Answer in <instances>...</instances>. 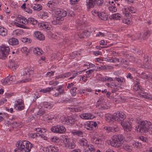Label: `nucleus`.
<instances>
[{"label": "nucleus", "mask_w": 152, "mask_h": 152, "mask_svg": "<svg viewBox=\"0 0 152 152\" xmlns=\"http://www.w3.org/2000/svg\"><path fill=\"white\" fill-rule=\"evenodd\" d=\"M16 145L17 147H20V151L25 152H29L33 145L32 144L26 140L19 141Z\"/></svg>", "instance_id": "nucleus-4"}, {"label": "nucleus", "mask_w": 152, "mask_h": 152, "mask_svg": "<svg viewBox=\"0 0 152 152\" xmlns=\"http://www.w3.org/2000/svg\"><path fill=\"white\" fill-rule=\"evenodd\" d=\"M7 29L4 27L0 26V35L2 36H5L7 34Z\"/></svg>", "instance_id": "nucleus-21"}, {"label": "nucleus", "mask_w": 152, "mask_h": 152, "mask_svg": "<svg viewBox=\"0 0 152 152\" xmlns=\"http://www.w3.org/2000/svg\"><path fill=\"white\" fill-rule=\"evenodd\" d=\"M92 123L89 122L86 123L85 126V127L87 129H92Z\"/></svg>", "instance_id": "nucleus-33"}, {"label": "nucleus", "mask_w": 152, "mask_h": 152, "mask_svg": "<svg viewBox=\"0 0 152 152\" xmlns=\"http://www.w3.org/2000/svg\"><path fill=\"white\" fill-rule=\"evenodd\" d=\"M89 36V32L88 31L86 30L82 32V33H80L76 35V37L79 38L80 39H83L88 37Z\"/></svg>", "instance_id": "nucleus-14"}, {"label": "nucleus", "mask_w": 152, "mask_h": 152, "mask_svg": "<svg viewBox=\"0 0 152 152\" xmlns=\"http://www.w3.org/2000/svg\"><path fill=\"white\" fill-rule=\"evenodd\" d=\"M111 127V132H115L118 131L119 128L116 125H114L113 127Z\"/></svg>", "instance_id": "nucleus-36"}, {"label": "nucleus", "mask_w": 152, "mask_h": 152, "mask_svg": "<svg viewBox=\"0 0 152 152\" xmlns=\"http://www.w3.org/2000/svg\"><path fill=\"white\" fill-rule=\"evenodd\" d=\"M56 19L52 21V23L54 25L59 24L60 23V21L63 20L62 19H61L57 15H56Z\"/></svg>", "instance_id": "nucleus-26"}, {"label": "nucleus", "mask_w": 152, "mask_h": 152, "mask_svg": "<svg viewBox=\"0 0 152 152\" xmlns=\"http://www.w3.org/2000/svg\"><path fill=\"white\" fill-rule=\"evenodd\" d=\"M34 37L40 40H43L45 39V36L43 34L38 31L35 32Z\"/></svg>", "instance_id": "nucleus-16"}, {"label": "nucleus", "mask_w": 152, "mask_h": 152, "mask_svg": "<svg viewBox=\"0 0 152 152\" xmlns=\"http://www.w3.org/2000/svg\"><path fill=\"white\" fill-rule=\"evenodd\" d=\"M14 108H15L17 110H21L24 109V106L22 105H14Z\"/></svg>", "instance_id": "nucleus-35"}, {"label": "nucleus", "mask_w": 152, "mask_h": 152, "mask_svg": "<svg viewBox=\"0 0 152 152\" xmlns=\"http://www.w3.org/2000/svg\"><path fill=\"white\" fill-rule=\"evenodd\" d=\"M45 113V111L43 109H39L37 114L39 115H42Z\"/></svg>", "instance_id": "nucleus-46"}, {"label": "nucleus", "mask_w": 152, "mask_h": 152, "mask_svg": "<svg viewBox=\"0 0 152 152\" xmlns=\"http://www.w3.org/2000/svg\"><path fill=\"white\" fill-rule=\"evenodd\" d=\"M71 152H81V151L80 149H77L72 151Z\"/></svg>", "instance_id": "nucleus-64"}, {"label": "nucleus", "mask_w": 152, "mask_h": 152, "mask_svg": "<svg viewBox=\"0 0 152 152\" xmlns=\"http://www.w3.org/2000/svg\"><path fill=\"white\" fill-rule=\"evenodd\" d=\"M2 84L4 85H10L11 83L10 82V80L9 78V76L7 77L5 79H2L1 80Z\"/></svg>", "instance_id": "nucleus-24"}, {"label": "nucleus", "mask_w": 152, "mask_h": 152, "mask_svg": "<svg viewBox=\"0 0 152 152\" xmlns=\"http://www.w3.org/2000/svg\"><path fill=\"white\" fill-rule=\"evenodd\" d=\"M29 23L34 25L37 24V21L33 18H30L28 19V23Z\"/></svg>", "instance_id": "nucleus-29"}, {"label": "nucleus", "mask_w": 152, "mask_h": 152, "mask_svg": "<svg viewBox=\"0 0 152 152\" xmlns=\"http://www.w3.org/2000/svg\"><path fill=\"white\" fill-rule=\"evenodd\" d=\"M109 10L112 12H116L117 10V9L116 7L111 6L109 7Z\"/></svg>", "instance_id": "nucleus-42"}, {"label": "nucleus", "mask_w": 152, "mask_h": 152, "mask_svg": "<svg viewBox=\"0 0 152 152\" xmlns=\"http://www.w3.org/2000/svg\"><path fill=\"white\" fill-rule=\"evenodd\" d=\"M98 12L96 10H94L92 11V13L93 15H94V16H97V14L98 13Z\"/></svg>", "instance_id": "nucleus-63"}, {"label": "nucleus", "mask_w": 152, "mask_h": 152, "mask_svg": "<svg viewBox=\"0 0 152 152\" xmlns=\"http://www.w3.org/2000/svg\"><path fill=\"white\" fill-rule=\"evenodd\" d=\"M97 15V16H98L99 18H100L102 20H104L105 19V18H104V17H102V13L98 12Z\"/></svg>", "instance_id": "nucleus-59"}, {"label": "nucleus", "mask_w": 152, "mask_h": 152, "mask_svg": "<svg viewBox=\"0 0 152 152\" xmlns=\"http://www.w3.org/2000/svg\"><path fill=\"white\" fill-rule=\"evenodd\" d=\"M104 2L103 0H89L87 2V6L88 10H90L94 7V4L98 6H101Z\"/></svg>", "instance_id": "nucleus-7"}, {"label": "nucleus", "mask_w": 152, "mask_h": 152, "mask_svg": "<svg viewBox=\"0 0 152 152\" xmlns=\"http://www.w3.org/2000/svg\"><path fill=\"white\" fill-rule=\"evenodd\" d=\"M123 23H126L127 24H131V22L130 20L129 19L126 18V19H124L123 20Z\"/></svg>", "instance_id": "nucleus-50"}, {"label": "nucleus", "mask_w": 152, "mask_h": 152, "mask_svg": "<svg viewBox=\"0 0 152 152\" xmlns=\"http://www.w3.org/2000/svg\"><path fill=\"white\" fill-rule=\"evenodd\" d=\"M151 34L150 32L149 31H147L145 32L143 34L142 37L143 38V40L148 37Z\"/></svg>", "instance_id": "nucleus-38"}, {"label": "nucleus", "mask_w": 152, "mask_h": 152, "mask_svg": "<svg viewBox=\"0 0 152 152\" xmlns=\"http://www.w3.org/2000/svg\"><path fill=\"white\" fill-rule=\"evenodd\" d=\"M51 131L53 132L58 133H63L66 131V129L64 126L60 125L52 127L51 128Z\"/></svg>", "instance_id": "nucleus-8"}, {"label": "nucleus", "mask_w": 152, "mask_h": 152, "mask_svg": "<svg viewBox=\"0 0 152 152\" xmlns=\"http://www.w3.org/2000/svg\"><path fill=\"white\" fill-rule=\"evenodd\" d=\"M68 15L71 17H73L75 15V14L73 11L70 10L68 11Z\"/></svg>", "instance_id": "nucleus-56"}, {"label": "nucleus", "mask_w": 152, "mask_h": 152, "mask_svg": "<svg viewBox=\"0 0 152 152\" xmlns=\"http://www.w3.org/2000/svg\"><path fill=\"white\" fill-rule=\"evenodd\" d=\"M105 80L110 82L113 80V79L112 78L108 77H106L105 78Z\"/></svg>", "instance_id": "nucleus-58"}, {"label": "nucleus", "mask_w": 152, "mask_h": 152, "mask_svg": "<svg viewBox=\"0 0 152 152\" xmlns=\"http://www.w3.org/2000/svg\"><path fill=\"white\" fill-rule=\"evenodd\" d=\"M39 50H40V49L39 48H35L33 49V52L34 54H37Z\"/></svg>", "instance_id": "nucleus-60"}, {"label": "nucleus", "mask_w": 152, "mask_h": 152, "mask_svg": "<svg viewBox=\"0 0 152 152\" xmlns=\"http://www.w3.org/2000/svg\"><path fill=\"white\" fill-rule=\"evenodd\" d=\"M80 117L84 119H91L94 118V116L90 113H84L80 115Z\"/></svg>", "instance_id": "nucleus-17"}, {"label": "nucleus", "mask_w": 152, "mask_h": 152, "mask_svg": "<svg viewBox=\"0 0 152 152\" xmlns=\"http://www.w3.org/2000/svg\"><path fill=\"white\" fill-rule=\"evenodd\" d=\"M23 103V102L22 99H18V100L15 101L14 105H22Z\"/></svg>", "instance_id": "nucleus-43"}, {"label": "nucleus", "mask_w": 152, "mask_h": 152, "mask_svg": "<svg viewBox=\"0 0 152 152\" xmlns=\"http://www.w3.org/2000/svg\"><path fill=\"white\" fill-rule=\"evenodd\" d=\"M136 129L140 132L144 133L152 129V124L151 122L147 121H141L140 125H139L137 127H136Z\"/></svg>", "instance_id": "nucleus-3"}, {"label": "nucleus", "mask_w": 152, "mask_h": 152, "mask_svg": "<svg viewBox=\"0 0 152 152\" xmlns=\"http://www.w3.org/2000/svg\"><path fill=\"white\" fill-rule=\"evenodd\" d=\"M9 78L11 83H12L13 81L15 80L16 79V77L14 75H12L9 77Z\"/></svg>", "instance_id": "nucleus-52"}, {"label": "nucleus", "mask_w": 152, "mask_h": 152, "mask_svg": "<svg viewBox=\"0 0 152 152\" xmlns=\"http://www.w3.org/2000/svg\"><path fill=\"white\" fill-rule=\"evenodd\" d=\"M77 90V88L76 87H74L71 89L70 90V92L71 94L73 96H75L77 94L76 91Z\"/></svg>", "instance_id": "nucleus-37"}, {"label": "nucleus", "mask_w": 152, "mask_h": 152, "mask_svg": "<svg viewBox=\"0 0 152 152\" xmlns=\"http://www.w3.org/2000/svg\"><path fill=\"white\" fill-rule=\"evenodd\" d=\"M61 122L63 124L69 125L68 117L67 118H64L61 120Z\"/></svg>", "instance_id": "nucleus-39"}, {"label": "nucleus", "mask_w": 152, "mask_h": 152, "mask_svg": "<svg viewBox=\"0 0 152 152\" xmlns=\"http://www.w3.org/2000/svg\"><path fill=\"white\" fill-rule=\"evenodd\" d=\"M150 58H149L147 55H145L144 57V65L141 67L142 68H148L149 66L150 65Z\"/></svg>", "instance_id": "nucleus-11"}, {"label": "nucleus", "mask_w": 152, "mask_h": 152, "mask_svg": "<svg viewBox=\"0 0 152 152\" xmlns=\"http://www.w3.org/2000/svg\"><path fill=\"white\" fill-rule=\"evenodd\" d=\"M73 133L74 135H76L79 137H83V132L80 130L75 131L73 132Z\"/></svg>", "instance_id": "nucleus-30"}, {"label": "nucleus", "mask_w": 152, "mask_h": 152, "mask_svg": "<svg viewBox=\"0 0 152 152\" xmlns=\"http://www.w3.org/2000/svg\"><path fill=\"white\" fill-rule=\"evenodd\" d=\"M114 80H115L120 83H122L125 82V79L123 77L118 76L117 77H114Z\"/></svg>", "instance_id": "nucleus-22"}, {"label": "nucleus", "mask_w": 152, "mask_h": 152, "mask_svg": "<svg viewBox=\"0 0 152 152\" xmlns=\"http://www.w3.org/2000/svg\"><path fill=\"white\" fill-rule=\"evenodd\" d=\"M9 44L12 45H16L18 44V40L14 38H12L8 40Z\"/></svg>", "instance_id": "nucleus-18"}, {"label": "nucleus", "mask_w": 152, "mask_h": 152, "mask_svg": "<svg viewBox=\"0 0 152 152\" xmlns=\"http://www.w3.org/2000/svg\"><path fill=\"white\" fill-rule=\"evenodd\" d=\"M140 96H141L142 97L145 98L149 99H152V98H151V97H149L148 96V94L145 92H142L140 93Z\"/></svg>", "instance_id": "nucleus-32"}, {"label": "nucleus", "mask_w": 152, "mask_h": 152, "mask_svg": "<svg viewBox=\"0 0 152 152\" xmlns=\"http://www.w3.org/2000/svg\"><path fill=\"white\" fill-rule=\"evenodd\" d=\"M124 139V136L122 134L114 135L110 141V144L114 147H119L121 146Z\"/></svg>", "instance_id": "nucleus-2"}, {"label": "nucleus", "mask_w": 152, "mask_h": 152, "mask_svg": "<svg viewBox=\"0 0 152 152\" xmlns=\"http://www.w3.org/2000/svg\"><path fill=\"white\" fill-rule=\"evenodd\" d=\"M76 145L75 143L73 142L69 143L68 148L69 149H72L76 147Z\"/></svg>", "instance_id": "nucleus-44"}, {"label": "nucleus", "mask_w": 152, "mask_h": 152, "mask_svg": "<svg viewBox=\"0 0 152 152\" xmlns=\"http://www.w3.org/2000/svg\"><path fill=\"white\" fill-rule=\"evenodd\" d=\"M68 119L69 121H68L69 122V125H72L74 124L76 121V118L73 116L68 117Z\"/></svg>", "instance_id": "nucleus-28"}, {"label": "nucleus", "mask_w": 152, "mask_h": 152, "mask_svg": "<svg viewBox=\"0 0 152 152\" xmlns=\"http://www.w3.org/2000/svg\"><path fill=\"white\" fill-rule=\"evenodd\" d=\"M21 51L23 52H26L27 53H26V55H27L28 53L29 52V50L28 49L27 47H24L22 48L21 49Z\"/></svg>", "instance_id": "nucleus-45"}, {"label": "nucleus", "mask_w": 152, "mask_h": 152, "mask_svg": "<svg viewBox=\"0 0 152 152\" xmlns=\"http://www.w3.org/2000/svg\"><path fill=\"white\" fill-rule=\"evenodd\" d=\"M138 137L140 140H141L142 142H146L147 140L146 138L143 136H139Z\"/></svg>", "instance_id": "nucleus-53"}, {"label": "nucleus", "mask_w": 152, "mask_h": 152, "mask_svg": "<svg viewBox=\"0 0 152 152\" xmlns=\"http://www.w3.org/2000/svg\"><path fill=\"white\" fill-rule=\"evenodd\" d=\"M40 27L45 29L50 30L52 28V26L48 22H45L40 23Z\"/></svg>", "instance_id": "nucleus-15"}, {"label": "nucleus", "mask_w": 152, "mask_h": 152, "mask_svg": "<svg viewBox=\"0 0 152 152\" xmlns=\"http://www.w3.org/2000/svg\"><path fill=\"white\" fill-rule=\"evenodd\" d=\"M126 77L127 78H129L130 79H133V77L132 76L131 74L130 73H128V75H126Z\"/></svg>", "instance_id": "nucleus-62"}, {"label": "nucleus", "mask_w": 152, "mask_h": 152, "mask_svg": "<svg viewBox=\"0 0 152 152\" xmlns=\"http://www.w3.org/2000/svg\"><path fill=\"white\" fill-rule=\"evenodd\" d=\"M128 10L132 13H134L136 11V10L133 7H128L127 8H124V10H123V11L124 12L123 13H124L125 16H129L130 14L129 12H128Z\"/></svg>", "instance_id": "nucleus-13"}, {"label": "nucleus", "mask_w": 152, "mask_h": 152, "mask_svg": "<svg viewBox=\"0 0 152 152\" xmlns=\"http://www.w3.org/2000/svg\"><path fill=\"white\" fill-rule=\"evenodd\" d=\"M58 138L56 137H53L50 139V141L53 142H57L58 140Z\"/></svg>", "instance_id": "nucleus-54"}, {"label": "nucleus", "mask_w": 152, "mask_h": 152, "mask_svg": "<svg viewBox=\"0 0 152 152\" xmlns=\"http://www.w3.org/2000/svg\"><path fill=\"white\" fill-rule=\"evenodd\" d=\"M23 21H22L21 22L24 24L28 23V19H27L26 18L22 17L21 19Z\"/></svg>", "instance_id": "nucleus-49"}, {"label": "nucleus", "mask_w": 152, "mask_h": 152, "mask_svg": "<svg viewBox=\"0 0 152 152\" xmlns=\"http://www.w3.org/2000/svg\"><path fill=\"white\" fill-rule=\"evenodd\" d=\"M51 151L53 152H58L59 151V149L56 146H54L50 147Z\"/></svg>", "instance_id": "nucleus-41"}, {"label": "nucleus", "mask_w": 152, "mask_h": 152, "mask_svg": "<svg viewBox=\"0 0 152 152\" xmlns=\"http://www.w3.org/2000/svg\"><path fill=\"white\" fill-rule=\"evenodd\" d=\"M121 15L118 13L115 14L113 15V18L114 19L116 20H120L121 18Z\"/></svg>", "instance_id": "nucleus-40"}, {"label": "nucleus", "mask_w": 152, "mask_h": 152, "mask_svg": "<svg viewBox=\"0 0 152 152\" xmlns=\"http://www.w3.org/2000/svg\"><path fill=\"white\" fill-rule=\"evenodd\" d=\"M132 145L135 148H140L141 146V142H133Z\"/></svg>", "instance_id": "nucleus-34"}, {"label": "nucleus", "mask_w": 152, "mask_h": 152, "mask_svg": "<svg viewBox=\"0 0 152 152\" xmlns=\"http://www.w3.org/2000/svg\"><path fill=\"white\" fill-rule=\"evenodd\" d=\"M95 151L94 146L91 145H88L86 148L85 152H94Z\"/></svg>", "instance_id": "nucleus-25"}, {"label": "nucleus", "mask_w": 152, "mask_h": 152, "mask_svg": "<svg viewBox=\"0 0 152 152\" xmlns=\"http://www.w3.org/2000/svg\"><path fill=\"white\" fill-rule=\"evenodd\" d=\"M103 99L102 98H100L99 99L97 102L96 105V106H99L100 104H101L102 102Z\"/></svg>", "instance_id": "nucleus-55"}, {"label": "nucleus", "mask_w": 152, "mask_h": 152, "mask_svg": "<svg viewBox=\"0 0 152 152\" xmlns=\"http://www.w3.org/2000/svg\"><path fill=\"white\" fill-rule=\"evenodd\" d=\"M125 118V115L123 112L115 113L113 114L108 113L106 114L105 116V120L109 123L114 121L123 122Z\"/></svg>", "instance_id": "nucleus-1"}, {"label": "nucleus", "mask_w": 152, "mask_h": 152, "mask_svg": "<svg viewBox=\"0 0 152 152\" xmlns=\"http://www.w3.org/2000/svg\"><path fill=\"white\" fill-rule=\"evenodd\" d=\"M33 71L31 67H26L23 69L21 72V76L22 78H24V79L19 81V83H25L31 80V78H28L31 75V72Z\"/></svg>", "instance_id": "nucleus-5"}, {"label": "nucleus", "mask_w": 152, "mask_h": 152, "mask_svg": "<svg viewBox=\"0 0 152 152\" xmlns=\"http://www.w3.org/2000/svg\"><path fill=\"white\" fill-rule=\"evenodd\" d=\"M93 141L94 143L96 144H99L102 142V140L101 139L97 138L96 137H94L93 139Z\"/></svg>", "instance_id": "nucleus-31"}, {"label": "nucleus", "mask_w": 152, "mask_h": 152, "mask_svg": "<svg viewBox=\"0 0 152 152\" xmlns=\"http://www.w3.org/2000/svg\"><path fill=\"white\" fill-rule=\"evenodd\" d=\"M31 7L35 10L39 11L42 9V7L40 4H34L31 6Z\"/></svg>", "instance_id": "nucleus-20"}, {"label": "nucleus", "mask_w": 152, "mask_h": 152, "mask_svg": "<svg viewBox=\"0 0 152 152\" xmlns=\"http://www.w3.org/2000/svg\"><path fill=\"white\" fill-rule=\"evenodd\" d=\"M8 66L9 68L15 71L17 67V65L14 60H11L9 61V64L8 65Z\"/></svg>", "instance_id": "nucleus-12"}, {"label": "nucleus", "mask_w": 152, "mask_h": 152, "mask_svg": "<svg viewBox=\"0 0 152 152\" xmlns=\"http://www.w3.org/2000/svg\"><path fill=\"white\" fill-rule=\"evenodd\" d=\"M79 143L82 146H86L88 143V141L86 139L82 138L79 140Z\"/></svg>", "instance_id": "nucleus-27"}, {"label": "nucleus", "mask_w": 152, "mask_h": 152, "mask_svg": "<svg viewBox=\"0 0 152 152\" xmlns=\"http://www.w3.org/2000/svg\"><path fill=\"white\" fill-rule=\"evenodd\" d=\"M56 15L57 16L63 20V18L66 16L67 15V12L63 9H58L56 11Z\"/></svg>", "instance_id": "nucleus-9"}, {"label": "nucleus", "mask_w": 152, "mask_h": 152, "mask_svg": "<svg viewBox=\"0 0 152 152\" xmlns=\"http://www.w3.org/2000/svg\"><path fill=\"white\" fill-rule=\"evenodd\" d=\"M10 52L9 47L2 45L0 46V58L2 59H5L8 56Z\"/></svg>", "instance_id": "nucleus-6"}, {"label": "nucleus", "mask_w": 152, "mask_h": 152, "mask_svg": "<svg viewBox=\"0 0 152 152\" xmlns=\"http://www.w3.org/2000/svg\"><path fill=\"white\" fill-rule=\"evenodd\" d=\"M122 148L126 151L128 152H131L132 150V146L127 144H123L122 146Z\"/></svg>", "instance_id": "nucleus-19"}, {"label": "nucleus", "mask_w": 152, "mask_h": 152, "mask_svg": "<svg viewBox=\"0 0 152 152\" xmlns=\"http://www.w3.org/2000/svg\"><path fill=\"white\" fill-rule=\"evenodd\" d=\"M104 129L107 132H111V127H104Z\"/></svg>", "instance_id": "nucleus-57"}, {"label": "nucleus", "mask_w": 152, "mask_h": 152, "mask_svg": "<svg viewBox=\"0 0 152 152\" xmlns=\"http://www.w3.org/2000/svg\"><path fill=\"white\" fill-rule=\"evenodd\" d=\"M128 69H129V70L133 73H135L137 72V69L135 68L129 67Z\"/></svg>", "instance_id": "nucleus-48"}, {"label": "nucleus", "mask_w": 152, "mask_h": 152, "mask_svg": "<svg viewBox=\"0 0 152 152\" xmlns=\"http://www.w3.org/2000/svg\"><path fill=\"white\" fill-rule=\"evenodd\" d=\"M58 83H59L57 81H50L49 83V84L50 85L56 86L57 85Z\"/></svg>", "instance_id": "nucleus-51"}, {"label": "nucleus", "mask_w": 152, "mask_h": 152, "mask_svg": "<svg viewBox=\"0 0 152 152\" xmlns=\"http://www.w3.org/2000/svg\"><path fill=\"white\" fill-rule=\"evenodd\" d=\"M121 125L124 130L127 132H129L131 130L132 126L129 122L124 121L121 122Z\"/></svg>", "instance_id": "nucleus-10"}, {"label": "nucleus", "mask_w": 152, "mask_h": 152, "mask_svg": "<svg viewBox=\"0 0 152 152\" xmlns=\"http://www.w3.org/2000/svg\"><path fill=\"white\" fill-rule=\"evenodd\" d=\"M2 84L4 85H10L11 83L10 82V80L9 78V76L7 77L5 79H2L1 80Z\"/></svg>", "instance_id": "nucleus-23"}, {"label": "nucleus", "mask_w": 152, "mask_h": 152, "mask_svg": "<svg viewBox=\"0 0 152 152\" xmlns=\"http://www.w3.org/2000/svg\"><path fill=\"white\" fill-rule=\"evenodd\" d=\"M104 34L103 33H102L101 32H99L98 34H96V37H104Z\"/></svg>", "instance_id": "nucleus-61"}, {"label": "nucleus", "mask_w": 152, "mask_h": 152, "mask_svg": "<svg viewBox=\"0 0 152 152\" xmlns=\"http://www.w3.org/2000/svg\"><path fill=\"white\" fill-rule=\"evenodd\" d=\"M22 41L24 43H26L27 42L28 43H30V40L28 38L25 37L21 38Z\"/></svg>", "instance_id": "nucleus-47"}]
</instances>
